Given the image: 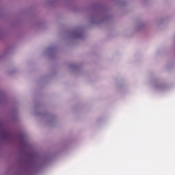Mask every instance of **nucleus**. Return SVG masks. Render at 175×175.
Segmentation results:
<instances>
[{"label": "nucleus", "instance_id": "1", "mask_svg": "<svg viewBox=\"0 0 175 175\" xmlns=\"http://www.w3.org/2000/svg\"><path fill=\"white\" fill-rule=\"evenodd\" d=\"M3 125L2 124V122L0 121V128H3Z\"/></svg>", "mask_w": 175, "mask_h": 175}]
</instances>
